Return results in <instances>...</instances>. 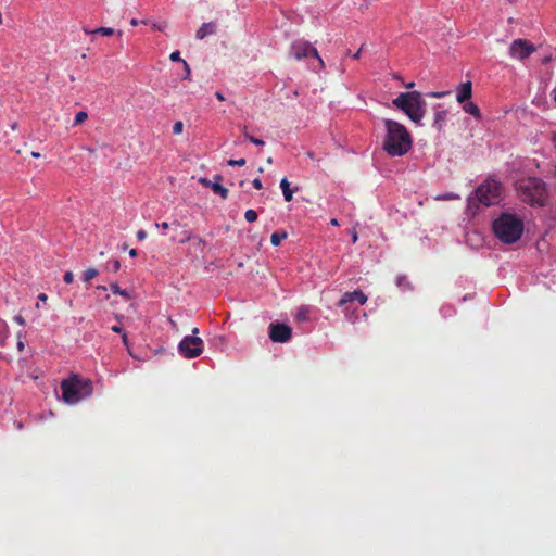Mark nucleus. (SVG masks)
Masks as SVG:
<instances>
[{
    "label": "nucleus",
    "instance_id": "obj_1",
    "mask_svg": "<svg viewBox=\"0 0 556 556\" xmlns=\"http://www.w3.org/2000/svg\"><path fill=\"white\" fill-rule=\"evenodd\" d=\"M384 138L383 151L391 157H399L407 154L413 148V136L405 125L391 118H383Z\"/></svg>",
    "mask_w": 556,
    "mask_h": 556
},
{
    "label": "nucleus",
    "instance_id": "obj_2",
    "mask_svg": "<svg viewBox=\"0 0 556 556\" xmlns=\"http://www.w3.org/2000/svg\"><path fill=\"white\" fill-rule=\"evenodd\" d=\"M504 187L502 182L493 177H488L481 182L473 192L467 198V213L472 216L477 215L480 205L490 207L497 205L503 200Z\"/></svg>",
    "mask_w": 556,
    "mask_h": 556
},
{
    "label": "nucleus",
    "instance_id": "obj_3",
    "mask_svg": "<svg viewBox=\"0 0 556 556\" xmlns=\"http://www.w3.org/2000/svg\"><path fill=\"white\" fill-rule=\"evenodd\" d=\"M392 105L406 114L417 126H422V118L427 113V102L420 91L401 92L392 99Z\"/></svg>",
    "mask_w": 556,
    "mask_h": 556
},
{
    "label": "nucleus",
    "instance_id": "obj_4",
    "mask_svg": "<svg viewBox=\"0 0 556 556\" xmlns=\"http://www.w3.org/2000/svg\"><path fill=\"white\" fill-rule=\"evenodd\" d=\"M492 232L504 244H511L521 238V218L503 212L492 222Z\"/></svg>",
    "mask_w": 556,
    "mask_h": 556
},
{
    "label": "nucleus",
    "instance_id": "obj_5",
    "mask_svg": "<svg viewBox=\"0 0 556 556\" xmlns=\"http://www.w3.org/2000/svg\"><path fill=\"white\" fill-rule=\"evenodd\" d=\"M60 388L62 400L71 405L90 396L93 392L92 381L88 378H83L78 374H73L70 378L64 379Z\"/></svg>",
    "mask_w": 556,
    "mask_h": 556
},
{
    "label": "nucleus",
    "instance_id": "obj_6",
    "mask_svg": "<svg viewBox=\"0 0 556 556\" xmlns=\"http://www.w3.org/2000/svg\"><path fill=\"white\" fill-rule=\"evenodd\" d=\"M367 302V295L361 290L345 292L338 301L337 306L342 308L346 320L354 323L358 319L359 306Z\"/></svg>",
    "mask_w": 556,
    "mask_h": 556
},
{
    "label": "nucleus",
    "instance_id": "obj_7",
    "mask_svg": "<svg viewBox=\"0 0 556 556\" xmlns=\"http://www.w3.org/2000/svg\"><path fill=\"white\" fill-rule=\"evenodd\" d=\"M547 193L545 184L536 178L523 179V202L531 205H544Z\"/></svg>",
    "mask_w": 556,
    "mask_h": 556
},
{
    "label": "nucleus",
    "instance_id": "obj_8",
    "mask_svg": "<svg viewBox=\"0 0 556 556\" xmlns=\"http://www.w3.org/2000/svg\"><path fill=\"white\" fill-rule=\"evenodd\" d=\"M289 56L300 61L303 59H309L313 58L318 62L319 70L325 68V63L323 59L320 58L317 49L312 46L311 42L299 39L294 40L289 48Z\"/></svg>",
    "mask_w": 556,
    "mask_h": 556
},
{
    "label": "nucleus",
    "instance_id": "obj_9",
    "mask_svg": "<svg viewBox=\"0 0 556 556\" xmlns=\"http://www.w3.org/2000/svg\"><path fill=\"white\" fill-rule=\"evenodd\" d=\"M199 332L198 328L192 329V334L185 336L178 343V353L187 359L195 358L203 352V340L195 334Z\"/></svg>",
    "mask_w": 556,
    "mask_h": 556
},
{
    "label": "nucleus",
    "instance_id": "obj_10",
    "mask_svg": "<svg viewBox=\"0 0 556 556\" xmlns=\"http://www.w3.org/2000/svg\"><path fill=\"white\" fill-rule=\"evenodd\" d=\"M268 336L275 343H285L291 339L292 329L283 323H271L269 325Z\"/></svg>",
    "mask_w": 556,
    "mask_h": 556
},
{
    "label": "nucleus",
    "instance_id": "obj_11",
    "mask_svg": "<svg viewBox=\"0 0 556 556\" xmlns=\"http://www.w3.org/2000/svg\"><path fill=\"white\" fill-rule=\"evenodd\" d=\"M433 124L432 127L437 129L439 132H442L445 126V122L447 119L448 111L443 108L442 103H437L433 105Z\"/></svg>",
    "mask_w": 556,
    "mask_h": 556
},
{
    "label": "nucleus",
    "instance_id": "obj_12",
    "mask_svg": "<svg viewBox=\"0 0 556 556\" xmlns=\"http://www.w3.org/2000/svg\"><path fill=\"white\" fill-rule=\"evenodd\" d=\"M455 91L456 101L458 103H464L472 97V83L470 80L463 81L456 87Z\"/></svg>",
    "mask_w": 556,
    "mask_h": 556
},
{
    "label": "nucleus",
    "instance_id": "obj_13",
    "mask_svg": "<svg viewBox=\"0 0 556 556\" xmlns=\"http://www.w3.org/2000/svg\"><path fill=\"white\" fill-rule=\"evenodd\" d=\"M313 311H314V307L312 305H306V304L300 305L296 308V313L294 315L295 323L302 324V323L311 321V319H312L311 315H312Z\"/></svg>",
    "mask_w": 556,
    "mask_h": 556
},
{
    "label": "nucleus",
    "instance_id": "obj_14",
    "mask_svg": "<svg viewBox=\"0 0 556 556\" xmlns=\"http://www.w3.org/2000/svg\"><path fill=\"white\" fill-rule=\"evenodd\" d=\"M217 30V23L214 21L203 23L195 33V38L202 40L208 35L215 34Z\"/></svg>",
    "mask_w": 556,
    "mask_h": 556
},
{
    "label": "nucleus",
    "instance_id": "obj_15",
    "mask_svg": "<svg viewBox=\"0 0 556 556\" xmlns=\"http://www.w3.org/2000/svg\"><path fill=\"white\" fill-rule=\"evenodd\" d=\"M83 30L85 34L91 35V36H94V35L113 36L114 34H116L117 38H122V36H123L122 30L115 31L114 28H112V27H98L96 29H89L88 27H84Z\"/></svg>",
    "mask_w": 556,
    "mask_h": 556
},
{
    "label": "nucleus",
    "instance_id": "obj_16",
    "mask_svg": "<svg viewBox=\"0 0 556 556\" xmlns=\"http://www.w3.org/2000/svg\"><path fill=\"white\" fill-rule=\"evenodd\" d=\"M460 104H462V109L464 110V112L473 116L476 121L480 122L482 119L481 111L475 102H471L470 100H468Z\"/></svg>",
    "mask_w": 556,
    "mask_h": 556
},
{
    "label": "nucleus",
    "instance_id": "obj_17",
    "mask_svg": "<svg viewBox=\"0 0 556 556\" xmlns=\"http://www.w3.org/2000/svg\"><path fill=\"white\" fill-rule=\"evenodd\" d=\"M280 188L282 190L283 199L286 202H290L293 199V193L299 190L298 187L294 189L290 188V184L287 177H283L280 181Z\"/></svg>",
    "mask_w": 556,
    "mask_h": 556
},
{
    "label": "nucleus",
    "instance_id": "obj_18",
    "mask_svg": "<svg viewBox=\"0 0 556 556\" xmlns=\"http://www.w3.org/2000/svg\"><path fill=\"white\" fill-rule=\"evenodd\" d=\"M508 53L511 58L521 60V38H517L511 42Z\"/></svg>",
    "mask_w": 556,
    "mask_h": 556
},
{
    "label": "nucleus",
    "instance_id": "obj_19",
    "mask_svg": "<svg viewBox=\"0 0 556 556\" xmlns=\"http://www.w3.org/2000/svg\"><path fill=\"white\" fill-rule=\"evenodd\" d=\"M395 282H396V286L402 291L413 290V286H412L410 281L408 280V277L406 275H397Z\"/></svg>",
    "mask_w": 556,
    "mask_h": 556
},
{
    "label": "nucleus",
    "instance_id": "obj_20",
    "mask_svg": "<svg viewBox=\"0 0 556 556\" xmlns=\"http://www.w3.org/2000/svg\"><path fill=\"white\" fill-rule=\"evenodd\" d=\"M211 190L215 194H218L224 200L228 198L229 190L226 187H224L220 182L213 181Z\"/></svg>",
    "mask_w": 556,
    "mask_h": 556
},
{
    "label": "nucleus",
    "instance_id": "obj_21",
    "mask_svg": "<svg viewBox=\"0 0 556 556\" xmlns=\"http://www.w3.org/2000/svg\"><path fill=\"white\" fill-rule=\"evenodd\" d=\"M109 288L114 294L121 295L126 300L131 299L130 292L126 289H122L117 282H111Z\"/></svg>",
    "mask_w": 556,
    "mask_h": 556
},
{
    "label": "nucleus",
    "instance_id": "obj_22",
    "mask_svg": "<svg viewBox=\"0 0 556 556\" xmlns=\"http://www.w3.org/2000/svg\"><path fill=\"white\" fill-rule=\"evenodd\" d=\"M211 344L215 348V349H218L220 351L224 350V348L227 345V338L225 334H215L212 339H211Z\"/></svg>",
    "mask_w": 556,
    "mask_h": 556
},
{
    "label": "nucleus",
    "instance_id": "obj_23",
    "mask_svg": "<svg viewBox=\"0 0 556 556\" xmlns=\"http://www.w3.org/2000/svg\"><path fill=\"white\" fill-rule=\"evenodd\" d=\"M287 237H288V233L285 230L283 231H275L270 236V243L274 247H279L281 244L282 240H285Z\"/></svg>",
    "mask_w": 556,
    "mask_h": 556
},
{
    "label": "nucleus",
    "instance_id": "obj_24",
    "mask_svg": "<svg viewBox=\"0 0 556 556\" xmlns=\"http://www.w3.org/2000/svg\"><path fill=\"white\" fill-rule=\"evenodd\" d=\"M243 137L245 140L250 141L251 143L255 144L256 147H264L265 146V141L262 140V139H258L254 136H252L248 129H247V126L243 127Z\"/></svg>",
    "mask_w": 556,
    "mask_h": 556
},
{
    "label": "nucleus",
    "instance_id": "obj_25",
    "mask_svg": "<svg viewBox=\"0 0 556 556\" xmlns=\"http://www.w3.org/2000/svg\"><path fill=\"white\" fill-rule=\"evenodd\" d=\"M121 269V262L117 258L109 260L105 264V270L116 273Z\"/></svg>",
    "mask_w": 556,
    "mask_h": 556
},
{
    "label": "nucleus",
    "instance_id": "obj_26",
    "mask_svg": "<svg viewBox=\"0 0 556 556\" xmlns=\"http://www.w3.org/2000/svg\"><path fill=\"white\" fill-rule=\"evenodd\" d=\"M99 275V270L96 268H89L83 273V281L88 282Z\"/></svg>",
    "mask_w": 556,
    "mask_h": 556
},
{
    "label": "nucleus",
    "instance_id": "obj_27",
    "mask_svg": "<svg viewBox=\"0 0 556 556\" xmlns=\"http://www.w3.org/2000/svg\"><path fill=\"white\" fill-rule=\"evenodd\" d=\"M536 50V47L528 40H523V59L528 58Z\"/></svg>",
    "mask_w": 556,
    "mask_h": 556
},
{
    "label": "nucleus",
    "instance_id": "obj_28",
    "mask_svg": "<svg viewBox=\"0 0 556 556\" xmlns=\"http://www.w3.org/2000/svg\"><path fill=\"white\" fill-rule=\"evenodd\" d=\"M244 218H245V220H247V222H249V223H254V222H256V220H257V218H258V214H257V212H256L255 210H253V208H249V210H248V211H245V213H244Z\"/></svg>",
    "mask_w": 556,
    "mask_h": 556
},
{
    "label": "nucleus",
    "instance_id": "obj_29",
    "mask_svg": "<svg viewBox=\"0 0 556 556\" xmlns=\"http://www.w3.org/2000/svg\"><path fill=\"white\" fill-rule=\"evenodd\" d=\"M193 238H194V236L192 235V231H190V230H184V231L181 232V238H179L177 241H178V243H180V244H185V243H187V242H189V241L193 240Z\"/></svg>",
    "mask_w": 556,
    "mask_h": 556
},
{
    "label": "nucleus",
    "instance_id": "obj_30",
    "mask_svg": "<svg viewBox=\"0 0 556 556\" xmlns=\"http://www.w3.org/2000/svg\"><path fill=\"white\" fill-rule=\"evenodd\" d=\"M193 245L199 249L201 252H204L205 247L207 245V241L201 237L193 238Z\"/></svg>",
    "mask_w": 556,
    "mask_h": 556
},
{
    "label": "nucleus",
    "instance_id": "obj_31",
    "mask_svg": "<svg viewBox=\"0 0 556 556\" xmlns=\"http://www.w3.org/2000/svg\"><path fill=\"white\" fill-rule=\"evenodd\" d=\"M122 340H123V343L124 345L126 346L127 351H128V354L135 358V359H140L136 354H134L131 348H130V342L128 340V337H127V333H123V337H122Z\"/></svg>",
    "mask_w": 556,
    "mask_h": 556
},
{
    "label": "nucleus",
    "instance_id": "obj_32",
    "mask_svg": "<svg viewBox=\"0 0 556 556\" xmlns=\"http://www.w3.org/2000/svg\"><path fill=\"white\" fill-rule=\"evenodd\" d=\"M87 117H88L87 112H85V111L77 112L75 119H74V125L81 124L83 122H85L87 119Z\"/></svg>",
    "mask_w": 556,
    "mask_h": 556
},
{
    "label": "nucleus",
    "instance_id": "obj_33",
    "mask_svg": "<svg viewBox=\"0 0 556 556\" xmlns=\"http://www.w3.org/2000/svg\"><path fill=\"white\" fill-rule=\"evenodd\" d=\"M182 67H184V80H191V68L189 64L186 61H182Z\"/></svg>",
    "mask_w": 556,
    "mask_h": 556
},
{
    "label": "nucleus",
    "instance_id": "obj_34",
    "mask_svg": "<svg viewBox=\"0 0 556 556\" xmlns=\"http://www.w3.org/2000/svg\"><path fill=\"white\" fill-rule=\"evenodd\" d=\"M245 163H247V161L243 157L238 159V160H232L231 159V160L227 161L228 166H231V167H235V166L241 167V166L245 165Z\"/></svg>",
    "mask_w": 556,
    "mask_h": 556
},
{
    "label": "nucleus",
    "instance_id": "obj_35",
    "mask_svg": "<svg viewBox=\"0 0 556 556\" xmlns=\"http://www.w3.org/2000/svg\"><path fill=\"white\" fill-rule=\"evenodd\" d=\"M451 91H430L428 93H426L427 97H430V98H437V99H440V98H443L445 97L446 94H448Z\"/></svg>",
    "mask_w": 556,
    "mask_h": 556
},
{
    "label": "nucleus",
    "instance_id": "obj_36",
    "mask_svg": "<svg viewBox=\"0 0 556 556\" xmlns=\"http://www.w3.org/2000/svg\"><path fill=\"white\" fill-rule=\"evenodd\" d=\"M184 130V123L181 121H177L173 126V134L179 135Z\"/></svg>",
    "mask_w": 556,
    "mask_h": 556
},
{
    "label": "nucleus",
    "instance_id": "obj_37",
    "mask_svg": "<svg viewBox=\"0 0 556 556\" xmlns=\"http://www.w3.org/2000/svg\"><path fill=\"white\" fill-rule=\"evenodd\" d=\"M169 60L172 62H180L181 64H182V61H185L184 59H181L180 51H178V50L170 53Z\"/></svg>",
    "mask_w": 556,
    "mask_h": 556
},
{
    "label": "nucleus",
    "instance_id": "obj_38",
    "mask_svg": "<svg viewBox=\"0 0 556 556\" xmlns=\"http://www.w3.org/2000/svg\"><path fill=\"white\" fill-rule=\"evenodd\" d=\"M63 281L65 283H72L74 281V274L72 271H65L63 276Z\"/></svg>",
    "mask_w": 556,
    "mask_h": 556
},
{
    "label": "nucleus",
    "instance_id": "obj_39",
    "mask_svg": "<svg viewBox=\"0 0 556 556\" xmlns=\"http://www.w3.org/2000/svg\"><path fill=\"white\" fill-rule=\"evenodd\" d=\"M199 182H200L202 186H204V187H206V188H210V189H211L212 184H213V181H212L211 179H208L207 177H201V178L199 179Z\"/></svg>",
    "mask_w": 556,
    "mask_h": 556
},
{
    "label": "nucleus",
    "instance_id": "obj_40",
    "mask_svg": "<svg viewBox=\"0 0 556 556\" xmlns=\"http://www.w3.org/2000/svg\"><path fill=\"white\" fill-rule=\"evenodd\" d=\"M111 330H112L113 332L118 333V334H122V336H123V333H127V332L124 330V328H123L122 326H118V325H114V326H112V327H111Z\"/></svg>",
    "mask_w": 556,
    "mask_h": 556
},
{
    "label": "nucleus",
    "instance_id": "obj_41",
    "mask_svg": "<svg viewBox=\"0 0 556 556\" xmlns=\"http://www.w3.org/2000/svg\"><path fill=\"white\" fill-rule=\"evenodd\" d=\"M13 319L15 323H17L18 325H21L23 327L26 325V320L22 315H15Z\"/></svg>",
    "mask_w": 556,
    "mask_h": 556
},
{
    "label": "nucleus",
    "instance_id": "obj_42",
    "mask_svg": "<svg viewBox=\"0 0 556 556\" xmlns=\"http://www.w3.org/2000/svg\"><path fill=\"white\" fill-rule=\"evenodd\" d=\"M252 186L257 189V190H261L263 188V184H262V180L260 178H255L252 180Z\"/></svg>",
    "mask_w": 556,
    "mask_h": 556
},
{
    "label": "nucleus",
    "instance_id": "obj_43",
    "mask_svg": "<svg viewBox=\"0 0 556 556\" xmlns=\"http://www.w3.org/2000/svg\"><path fill=\"white\" fill-rule=\"evenodd\" d=\"M444 316L452 315L454 313V308L452 306H444L441 309Z\"/></svg>",
    "mask_w": 556,
    "mask_h": 556
},
{
    "label": "nucleus",
    "instance_id": "obj_44",
    "mask_svg": "<svg viewBox=\"0 0 556 556\" xmlns=\"http://www.w3.org/2000/svg\"><path fill=\"white\" fill-rule=\"evenodd\" d=\"M138 240H143L147 238V231L144 229H139L136 233Z\"/></svg>",
    "mask_w": 556,
    "mask_h": 556
},
{
    "label": "nucleus",
    "instance_id": "obj_45",
    "mask_svg": "<svg viewBox=\"0 0 556 556\" xmlns=\"http://www.w3.org/2000/svg\"><path fill=\"white\" fill-rule=\"evenodd\" d=\"M38 302H37V307H39V303L42 302V303H46L47 300H48V295L46 293H39L38 296Z\"/></svg>",
    "mask_w": 556,
    "mask_h": 556
},
{
    "label": "nucleus",
    "instance_id": "obj_46",
    "mask_svg": "<svg viewBox=\"0 0 556 556\" xmlns=\"http://www.w3.org/2000/svg\"><path fill=\"white\" fill-rule=\"evenodd\" d=\"M362 50H363V46H362V47L358 49V51H357V52H355V53H351V50H348V51H346V55H351L353 59H355V60H356V59H358V58H359Z\"/></svg>",
    "mask_w": 556,
    "mask_h": 556
},
{
    "label": "nucleus",
    "instance_id": "obj_47",
    "mask_svg": "<svg viewBox=\"0 0 556 556\" xmlns=\"http://www.w3.org/2000/svg\"><path fill=\"white\" fill-rule=\"evenodd\" d=\"M154 226L156 228H161L163 230H166L169 228V224L167 222H163V223H155Z\"/></svg>",
    "mask_w": 556,
    "mask_h": 556
},
{
    "label": "nucleus",
    "instance_id": "obj_48",
    "mask_svg": "<svg viewBox=\"0 0 556 556\" xmlns=\"http://www.w3.org/2000/svg\"><path fill=\"white\" fill-rule=\"evenodd\" d=\"M214 96H215V98L218 101H225L226 100V98H225V96H224V93L222 91H216Z\"/></svg>",
    "mask_w": 556,
    "mask_h": 556
},
{
    "label": "nucleus",
    "instance_id": "obj_49",
    "mask_svg": "<svg viewBox=\"0 0 556 556\" xmlns=\"http://www.w3.org/2000/svg\"><path fill=\"white\" fill-rule=\"evenodd\" d=\"M551 60H552V55L551 54H545V55L542 56L541 62H542V64H546Z\"/></svg>",
    "mask_w": 556,
    "mask_h": 556
},
{
    "label": "nucleus",
    "instance_id": "obj_50",
    "mask_svg": "<svg viewBox=\"0 0 556 556\" xmlns=\"http://www.w3.org/2000/svg\"><path fill=\"white\" fill-rule=\"evenodd\" d=\"M16 348L18 351H23L25 348V343L23 340H17Z\"/></svg>",
    "mask_w": 556,
    "mask_h": 556
},
{
    "label": "nucleus",
    "instance_id": "obj_51",
    "mask_svg": "<svg viewBox=\"0 0 556 556\" xmlns=\"http://www.w3.org/2000/svg\"><path fill=\"white\" fill-rule=\"evenodd\" d=\"M26 337V332L21 330L17 332V340H23Z\"/></svg>",
    "mask_w": 556,
    "mask_h": 556
},
{
    "label": "nucleus",
    "instance_id": "obj_52",
    "mask_svg": "<svg viewBox=\"0 0 556 556\" xmlns=\"http://www.w3.org/2000/svg\"><path fill=\"white\" fill-rule=\"evenodd\" d=\"M213 179H214L213 181L220 182L223 180V176L220 174H216V175H214Z\"/></svg>",
    "mask_w": 556,
    "mask_h": 556
},
{
    "label": "nucleus",
    "instance_id": "obj_53",
    "mask_svg": "<svg viewBox=\"0 0 556 556\" xmlns=\"http://www.w3.org/2000/svg\"><path fill=\"white\" fill-rule=\"evenodd\" d=\"M404 86L407 89H413L415 87V83L414 81H409V83L404 84Z\"/></svg>",
    "mask_w": 556,
    "mask_h": 556
},
{
    "label": "nucleus",
    "instance_id": "obj_54",
    "mask_svg": "<svg viewBox=\"0 0 556 556\" xmlns=\"http://www.w3.org/2000/svg\"><path fill=\"white\" fill-rule=\"evenodd\" d=\"M129 256H130V257H136V256H137V250H136V249H131V250L129 251Z\"/></svg>",
    "mask_w": 556,
    "mask_h": 556
},
{
    "label": "nucleus",
    "instance_id": "obj_55",
    "mask_svg": "<svg viewBox=\"0 0 556 556\" xmlns=\"http://www.w3.org/2000/svg\"><path fill=\"white\" fill-rule=\"evenodd\" d=\"M552 98H553L554 102L556 103V87L552 91Z\"/></svg>",
    "mask_w": 556,
    "mask_h": 556
},
{
    "label": "nucleus",
    "instance_id": "obj_56",
    "mask_svg": "<svg viewBox=\"0 0 556 556\" xmlns=\"http://www.w3.org/2000/svg\"><path fill=\"white\" fill-rule=\"evenodd\" d=\"M515 187H516V191L519 192V190L521 188V184L519 181H516Z\"/></svg>",
    "mask_w": 556,
    "mask_h": 556
},
{
    "label": "nucleus",
    "instance_id": "obj_57",
    "mask_svg": "<svg viewBox=\"0 0 556 556\" xmlns=\"http://www.w3.org/2000/svg\"><path fill=\"white\" fill-rule=\"evenodd\" d=\"M130 25H131V26H137V25H138V20L132 18V20L130 21Z\"/></svg>",
    "mask_w": 556,
    "mask_h": 556
},
{
    "label": "nucleus",
    "instance_id": "obj_58",
    "mask_svg": "<svg viewBox=\"0 0 556 556\" xmlns=\"http://www.w3.org/2000/svg\"><path fill=\"white\" fill-rule=\"evenodd\" d=\"M330 224L333 225V226H338L339 225V223H338V220L336 218H332L330 220Z\"/></svg>",
    "mask_w": 556,
    "mask_h": 556
},
{
    "label": "nucleus",
    "instance_id": "obj_59",
    "mask_svg": "<svg viewBox=\"0 0 556 556\" xmlns=\"http://www.w3.org/2000/svg\"><path fill=\"white\" fill-rule=\"evenodd\" d=\"M15 425H16L17 429H22L23 428L22 421H16Z\"/></svg>",
    "mask_w": 556,
    "mask_h": 556
},
{
    "label": "nucleus",
    "instance_id": "obj_60",
    "mask_svg": "<svg viewBox=\"0 0 556 556\" xmlns=\"http://www.w3.org/2000/svg\"><path fill=\"white\" fill-rule=\"evenodd\" d=\"M97 289L100 291H105L108 288L105 286H98Z\"/></svg>",
    "mask_w": 556,
    "mask_h": 556
},
{
    "label": "nucleus",
    "instance_id": "obj_61",
    "mask_svg": "<svg viewBox=\"0 0 556 556\" xmlns=\"http://www.w3.org/2000/svg\"><path fill=\"white\" fill-rule=\"evenodd\" d=\"M86 150H87L89 153H94V152H96V149H94V148H86Z\"/></svg>",
    "mask_w": 556,
    "mask_h": 556
},
{
    "label": "nucleus",
    "instance_id": "obj_62",
    "mask_svg": "<svg viewBox=\"0 0 556 556\" xmlns=\"http://www.w3.org/2000/svg\"><path fill=\"white\" fill-rule=\"evenodd\" d=\"M394 79H396V80H402V76H401V75H399V74H395V75H394Z\"/></svg>",
    "mask_w": 556,
    "mask_h": 556
},
{
    "label": "nucleus",
    "instance_id": "obj_63",
    "mask_svg": "<svg viewBox=\"0 0 556 556\" xmlns=\"http://www.w3.org/2000/svg\"><path fill=\"white\" fill-rule=\"evenodd\" d=\"M31 156H33V157H39V156H40V154H39L38 152H31Z\"/></svg>",
    "mask_w": 556,
    "mask_h": 556
},
{
    "label": "nucleus",
    "instance_id": "obj_64",
    "mask_svg": "<svg viewBox=\"0 0 556 556\" xmlns=\"http://www.w3.org/2000/svg\"><path fill=\"white\" fill-rule=\"evenodd\" d=\"M164 351H165V350H164L163 348H160V349H157V350L155 351V353H162V352H164Z\"/></svg>",
    "mask_w": 556,
    "mask_h": 556
}]
</instances>
